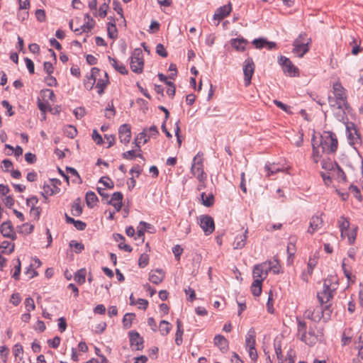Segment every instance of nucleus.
I'll use <instances>...</instances> for the list:
<instances>
[{
    "label": "nucleus",
    "instance_id": "f257e3e1",
    "mask_svg": "<svg viewBox=\"0 0 363 363\" xmlns=\"http://www.w3.org/2000/svg\"><path fill=\"white\" fill-rule=\"evenodd\" d=\"M333 96H328V103L331 108L337 110L335 114L338 120H343L345 112H349L350 106L347 101L345 89L340 82H336L333 86Z\"/></svg>",
    "mask_w": 363,
    "mask_h": 363
},
{
    "label": "nucleus",
    "instance_id": "f03ea898",
    "mask_svg": "<svg viewBox=\"0 0 363 363\" xmlns=\"http://www.w3.org/2000/svg\"><path fill=\"white\" fill-rule=\"evenodd\" d=\"M338 281L336 277L329 276L323 282V290L318 292L317 298L321 305L326 304L325 311L329 310L330 307V301L333 298L335 290L337 288Z\"/></svg>",
    "mask_w": 363,
    "mask_h": 363
},
{
    "label": "nucleus",
    "instance_id": "7ed1b4c3",
    "mask_svg": "<svg viewBox=\"0 0 363 363\" xmlns=\"http://www.w3.org/2000/svg\"><path fill=\"white\" fill-rule=\"evenodd\" d=\"M337 139L335 133L325 131L320 137V147L323 153H333L337 149Z\"/></svg>",
    "mask_w": 363,
    "mask_h": 363
},
{
    "label": "nucleus",
    "instance_id": "20e7f679",
    "mask_svg": "<svg viewBox=\"0 0 363 363\" xmlns=\"http://www.w3.org/2000/svg\"><path fill=\"white\" fill-rule=\"evenodd\" d=\"M311 39L306 33H301L294 41L292 52L298 57H302L309 50Z\"/></svg>",
    "mask_w": 363,
    "mask_h": 363
},
{
    "label": "nucleus",
    "instance_id": "39448f33",
    "mask_svg": "<svg viewBox=\"0 0 363 363\" xmlns=\"http://www.w3.org/2000/svg\"><path fill=\"white\" fill-rule=\"evenodd\" d=\"M297 323L298 336L300 337L301 340L308 345L315 344L318 340V337L313 335L311 332H308L307 335L306 322L297 318Z\"/></svg>",
    "mask_w": 363,
    "mask_h": 363
},
{
    "label": "nucleus",
    "instance_id": "423d86ee",
    "mask_svg": "<svg viewBox=\"0 0 363 363\" xmlns=\"http://www.w3.org/2000/svg\"><path fill=\"white\" fill-rule=\"evenodd\" d=\"M130 69L133 72L140 74L143 72L144 60L143 54L140 48H135L130 57Z\"/></svg>",
    "mask_w": 363,
    "mask_h": 363
},
{
    "label": "nucleus",
    "instance_id": "0eeeda50",
    "mask_svg": "<svg viewBox=\"0 0 363 363\" xmlns=\"http://www.w3.org/2000/svg\"><path fill=\"white\" fill-rule=\"evenodd\" d=\"M191 172L197 178L199 182H203L206 179V174L203 171V158L197 154L194 160L191 167Z\"/></svg>",
    "mask_w": 363,
    "mask_h": 363
},
{
    "label": "nucleus",
    "instance_id": "6e6552de",
    "mask_svg": "<svg viewBox=\"0 0 363 363\" xmlns=\"http://www.w3.org/2000/svg\"><path fill=\"white\" fill-rule=\"evenodd\" d=\"M255 65L251 57L247 58L243 64L244 82L245 86L251 84V79L255 72Z\"/></svg>",
    "mask_w": 363,
    "mask_h": 363
},
{
    "label": "nucleus",
    "instance_id": "1a4fd4ad",
    "mask_svg": "<svg viewBox=\"0 0 363 363\" xmlns=\"http://www.w3.org/2000/svg\"><path fill=\"white\" fill-rule=\"evenodd\" d=\"M200 227L203 230L205 235H211L215 229V224L213 218L208 215L200 217Z\"/></svg>",
    "mask_w": 363,
    "mask_h": 363
},
{
    "label": "nucleus",
    "instance_id": "9d476101",
    "mask_svg": "<svg viewBox=\"0 0 363 363\" xmlns=\"http://www.w3.org/2000/svg\"><path fill=\"white\" fill-rule=\"evenodd\" d=\"M279 65L282 67L284 72L289 76H295L298 69L293 65L291 61L286 57L281 56L279 60Z\"/></svg>",
    "mask_w": 363,
    "mask_h": 363
},
{
    "label": "nucleus",
    "instance_id": "9b49d317",
    "mask_svg": "<svg viewBox=\"0 0 363 363\" xmlns=\"http://www.w3.org/2000/svg\"><path fill=\"white\" fill-rule=\"evenodd\" d=\"M324 311L322 306H316L313 309H308L304 312V317L313 321L318 322L324 317Z\"/></svg>",
    "mask_w": 363,
    "mask_h": 363
},
{
    "label": "nucleus",
    "instance_id": "f8f14e48",
    "mask_svg": "<svg viewBox=\"0 0 363 363\" xmlns=\"http://www.w3.org/2000/svg\"><path fill=\"white\" fill-rule=\"evenodd\" d=\"M130 346L133 350H141L143 348V338L136 331L129 332Z\"/></svg>",
    "mask_w": 363,
    "mask_h": 363
},
{
    "label": "nucleus",
    "instance_id": "ddd939ff",
    "mask_svg": "<svg viewBox=\"0 0 363 363\" xmlns=\"http://www.w3.org/2000/svg\"><path fill=\"white\" fill-rule=\"evenodd\" d=\"M96 82V88L98 89V93L101 95L109 82L108 74L100 69V74H98Z\"/></svg>",
    "mask_w": 363,
    "mask_h": 363
},
{
    "label": "nucleus",
    "instance_id": "4468645a",
    "mask_svg": "<svg viewBox=\"0 0 363 363\" xmlns=\"http://www.w3.org/2000/svg\"><path fill=\"white\" fill-rule=\"evenodd\" d=\"M120 141L124 144H128L131 138L130 125L128 124H123L120 126L118 129Z\"/></svg>",
    "mask_w": 363,
    "mask_h": 363
},
{
    "label": "nucleus",
    "instance_id": "2eb2a0df",
    "mask_svg": "<svg viewBox=\"0 0 363 363\" xmlns=\"http://www.w3.org/2000/svg\"><path fill=\"white\" fill-rule=\"evenodd\" d=\"M1 233L5 238H9L11 240H14L16 238V233L10 220L5 221L1 224Z\"/></svg>",
    "mask_w": 363,
    "mask_h": 363
},
{
    "label": "nucleus",
    "instance_id": "dca6fc26",
    "mask_svg": "<svg viewBox=\"0 0 363 363\" xmlns=\"http://www.w3.org/2000/svg\"><path fill=\"white\" fill-rule=\"evenodd\" d=\"M232 10V5L230 3H229L227 5H224L223 6H220L218 8L214 15H213V19L220 21L225 18L227 16H228Z\"/></svg>",
    "mask_w": 363,
    "mask_h": 363
},
{
    "label": "nucleus",
    "instance_id": "f3484780",
    "mask_svg": "<svg viewBox=\"0 0 363 363\" xmlns=\"http://www.w3.org/2000/svg\"><path fill=\"white\" fill-rule=\"evenodd\" d=\"M85 23L81 26V28H76L73 30L76 33H82V32H89L94 28L95 25L94 20L86 13L84 16Z\"/></svg>",
    "mask_w": 363,
    "mask_h": 363
},
{
    "label": "nucleus",
    "instance_id": "a211bd4d",
    "mask_svg": "<svg viewBox=\"0 0 363 363\" xmlns=\"http://www.w3.org/2000/svg\"><path fill=\"white\" fill-rule=\"evenodd\" d=\"M323 220L320 216H313L310 220L308 233L310 234H313L316 230H318L323 226Z\"/></svg>",
    "mask_w": 363,
    "mask_h": 363
},
{
    "label": "nucleus",
    "instance_id": "6ab92c4d",
    "mask_svg": "<svg viewBox=\"0 0 363 363\" xmlns=\"http://www.w3.org/2000/svg\"><path fill=\"white\" fill-rule=\"evenodd\" d=\"M123 198V196L121 192H115L113 194L111 199L108 201V203L112 205L116 211H119L122 207Z\"/></svg>",
    "mask_w": 363,
    "mask_h": 363
},
{
    "label": "nucleus",
    "instance_id": "aec40b11",
    "mask_svg": "<svg viewBox=\"0 0 363 363\" xmlns=\"http://www.w3.org/2000/svg\"><path fill=\"white\" fill-rule=\"evenodd\" d=\"M214 344L223 353L226 352L228 350V341L221 335H217L215 336Z\"/></svg>",
    "mask_w": 363,
    "mask_h": 363
},
{
    "label": "nucleus",
    "instance_id": "412c9836",
    "mask_svg": "<svg viewBox=\"0 0 363 363\" xmlns=\"http://www.w3.org/2000/svg\"><path fill=\"white\" fill-rule=\"evenodd\" d=\"M247 233L248 230L247 229H245L242 235H237L235 238L234 242L233 243L234 249H242L245 247L247 238Z\"/></svg>",
    "mask_w": 363,
    "mask_h": 363
},
{
    "label": "nucleus",
    "instance_id": "4be33fe9",
    "mask_svg": "<svg viewBox=\"0 0 363 363\" xmlns=\"http://www.w3.org/2000/svg\"><path fill=\"white\" fill-rule=\"evenodd\" d=\"M99 74H100V69L99 68L93 67L91 69V76L89 77H88V79L84 82V86L87 89H89V90L92 89V88L96 81Z\"/></svg>",
    "mask_w": 363,
    "mask_h": 363
},
{
    "label": "nucleus",
    "instance_id": "5701e85b",
    "mask_svg": "<svg viewBox=\"0 0 363 363\" xmlns=\"http://www.w3.org/2000/svg\"><path fill=\"white\" fill-rule=\"evenodd\" d=\"M164 272L162 269H156L150 273L149 280L155 284H160L164 279Z\"/></svg>",
    "mask_w": 363,
    "mask_h": 363
},
{
    "label": "nucleus",
    "instance_id": "b1692460",
    "mask_svg": "<svg viewBox=\"0 0 363 363\" xmlns=\"http://www.w3.org/2000/svg\"><path fill=\"white\" fill-rule=\"evenodd\" d=\"M333 178L337 180L338 182H345L346 181V175L343 170L340 168V167L337 164L335 168L333 169V172H330Z\"/></svg>",
    "mask_w": 363,
    "mask_h": 363
},
{
    "label": "nucleus",
    "instance_id": "393cba45",
    "mask_svg": "<svg viewBox=\"0 0 363 363\" xmlns=\"http://www.w3.org/2000/svg\"><path fill=\"white\" fill-rule=\"evenodd\" d=\"M108 58L111 65L115 68L116 71L122 74H127L128 73V69L123 63H119L116 59L113 58L111 56H108Z\"/></svg>",
    "mask_w": 363,
    "mask_h": 363
},
{
    "label": "nucleus",
    "instance_id": "a878e982",
    "mask_svg": "<svg viewBox=\"0 0 363 363\" xmlns=\"http://www.w3.org/2000/svg\"><path fill=\"white\" fill-rule=\"evenodd\" d=\"M113 237H114V240L116 242H119L118 247L120 249L123 250L124 251L128 252H132L133 248L129 245L124 243V240H125L124 236H123L121 234L117 233V234H114Z\"/></svg>",
    "mask_w": 363,
    "mask_h": 363
},
{
    "label": "nucleus",
    "instance_id": "bb28decb",
    "mask_svg": "<svg viewBox=\"0 0 363 363\" xmlns=\"http://www.w3.org/2000/svg\"><path fill=\"white\" fill-rule=\"evenodd\" d=\"M339 228L340 230V235L342 239H345V232H347L350 228L349 220L344 216H341L338 220Z\"/></svg>",
    "mask_w": 363,
    "mask_h": 363
},
{
    "label": "nucleus",
    "instance_id": "cd10ccee",
    "mask_svg": "<svg viewBox=\"0 0 363 363\" xmlns=\"http://www.w3.org/2000/svg\"><path fill=\"white\" fill-rule=\"evenodd\" d=\"M252 275L255 280L263 281L266 278H264L263 274V265L257 264L254 267Z\"/></svg>",
    "mask_w": 363,
    "mask_h": 363
},
{
    "label": "nucleus",
    "instance_id": "c85d7f7f",
    "mask_svg": "<svg viewBox=\"0 0 363 363\" xmlns=\"http://www.w3.org/2000/svg\"><path fill=\"white\" fill-rule=\"evenodd\" d=\"M201 203L206 206H212L214 203V196L212 194L206 195L205 192H203L201 195Z\"/></svg>",
    "mask_w": 363,
    "mask_h": 363
},
{
    "label": "nucleus",
    "instance_id": "c756f323",
    "mask_svg": "<svg viewBox=\"0 0 363 363\" xmlns=\"http://www.w3.org/2000/svg\"><path fill=\"white\" fill-rule=\"evenodd\" d=\"M246 347L250 348L251 347V350L253 349V347L255 345V332L253 330H250L246 335V340H245Z\"/></svg>",
    "mask_w": 363,
    "mask_h": 363
},
{
    "label": "nucleus",
    "instance_id": "7c9ffc66",
    "mask_svg": "<svg viewBox=\"0 0 363 363\" xmlns=\"http://www.w3.org/2000/svg\"><path fill=\"white\" fill-rule=\"evenodd\" d=\"M247 43L246 40L244 39H233L232 40V46L238 51L245 50V44Z\"/></svg>",
    "mask_w": 363,
    "mask_h": 363
},
{
    "label": "nucleus",
    "instance_id": "2f4dec72",
    "mask_svg": "<svg viewBox=\"0 0 363 363\" xmlns=\"http://www.w3.org/2000/svg\"><path fill=\"white\" fill-rule=\"evenodd\" d=\"M97 201L98 198L94 192L89 191L86 194V202L89 207L92 208Z\"/></svg>",
    "mask_w": 363,
    "mask_h": 363
},
{
    "label": "nucleus",
    "instance_id": "473e14b6",
    "mask_svg": "<svg viewBox=\"0 0 363 363\" xmlns=\"http://www.w3.org/2000/svg\"><path fill=\"white\" fill-rule=\"evenodd\" d=\"M82 213V206L80 204V199L75 200L72 206V214L74 216H79Z\"/></svg>",
    "mask_w": 363,
    "mask_h": 363
},
{
    "label": "nucleus",
    "instance_id": "72a5a7b5",
    "mask_svg": "<svg viewBox=\"0 0 363 363\" xmlns=\"http://www.w3.org/2000/svg\"><path fill=\"white\" fill-rule=\"evenodd\" d=\"M251 291L255 296H259L262 292V281L254 280L251 286Z\"/></svg>",
    "mask_w": 363,
    "mask_h": 363
},
{
    "label": "nucleus",
    "instance_id": "f704fd0d",
    "mask_svg": "<svg viewBox=\"0 0 363 363\" xmlns=\"http://www.w3.org/2000/svg\"><path fill=\"white\" fill-rule=\"evenodd\" d=\"M41 194L45 199V201L47 202L48 196L55 194L56 191H54V189L50 184H44Z\"/></svg>",
    "mask_w": 363,
    "mask_h": 363
},
{
    "label": "nucleus",
    "instance_id": "c9c22d12",
    "mask_svg": "<svg viewBox=\"0 0 363 363\" xmlns=\"http://www.w3.org/2000/svg\"><path fill=\"white\" fill-rule=\"evenodd\" d=\"M159 330L162 335H167L171 330V325L166 320L160 321Z\"/></svg>",
    "mask_w": 363,
    "mask_h": 363
},
{
    "label": "nucleus",
    "instance_id": "e433bc0d",
    "mask_svg": "<svg viewBox=\"0 0 363 363\" xmlns=\"http://www.w3.org/2000/svg\"><path fill=\"white\" fill-rule=\"evenodd\" d=\"M135 318L134 313H127L125 314L123 318V328L125 329H128L132 325V321Z\"/></svg>",
    "mask_w": 363,
    "mask_h": 363
},
{
    "label": "nucleus",
    "instance_id": "4c0bfd02",
    "mask_svg": "<svg viewBox=\"0 0 363 363\" xmlns=\"http://www.w3.org/2000/svg\"><path fill=\"white\" fill-rule=\"evenodd\" d=\"M313 143H312V147H313V154H312V158H313V160L315 163H317L320 157H321V154H320V152L319 150V146H316L315 145V143H314V137L313 138Z\"/></svg>",
    "mask_w": 363,
    "mask_h": 363
},
{
    "label": "nucleus",
    "instance_id": "58836bf2",
    "mask_svg": "<svg viewBox=\"0 0 363 363\" xmlns=\"http://www.w3.org/2000/svg\"><path fill=\"white\" fill-rule=\"evenodd\" d=\"M108 35L111 39L117 37V28L115 23H108L107 27Z\"/></svg>",
    "mask_w": 363,
    "mask_h": 363
},
{
    "label": "nucleus",
    "instance_id": "ea45409f",
    "mask_svg": "<svg viewBox=\"0 0 363 363\" xmlns=\"http://www.w3.org/2000/svg\"><path fill=\"white\" fill-rule=\"evenodd\" d=\"M41 96L43 100L49 99L52 101H54L55 95L52 90L51 89H45L41 91Z\"/></svg>",
    "mask_w": 363,
    "mask_h": 363
},
{
    "label": "nucleus",
    "instance_id": "a19ab883",
    "mask_svg": "<svg viewBox=\"0 0 363 363\" xmlns=\"http://www.w3.org/2000/svg\"><path fill=\"white\" fill-rule=\"evenodd\" d=\"M86 271L85 269L79 270L74 275V280L79 284L85 282Z\"/></svg>",
    "mask_w": 363,
    "mask_h": 363
},
{
    "label": "nucleus",
    "instance_id": "79ce46f5",
    "mask_svg": "<svg viewBox=\"0 0 363 363\" xmlns=\"http://www.w3.org/2000/svg\"><path fill=\"white\" fill-rule=\"evenodd\" d=\"M66 171L67 173L70 174L72 176L74 177V179L73 180L74 182L77 184H81L82 182V180L81 177H79L77 171L73 168V167H67Z\"/></svg>",
    "mask_w": 363,
    "mask_h": 363
},
{
    "label": "nucleus",
    "instance_id": "37998d69",
    "mask_svg": "<svg viewBox=\"0 0 363 363\" xmlns=\"http://www.w3.org/2000/svg\"><path fill=\"white\" fill-rule=\"evenodd\" d=\"M146 137H147L146 129H144L143 130V132L139 133L138 135L137 136V138H135V143L136 144V146L138 147L139 149H140V143L143 139L144 140L143 143H146L148 141V138H147Z\"/></svg>",
    "mask_w": 363,
    "mask_h": 363
},
{
    "label": "nucleus",
    "instance_id": "c03bdc74",
    "mask_svg": "<svg viewBox=\"0 0 363 363\" xmlns=\"http://www.w3.org/2000/svg\"><path fill=\"white\" fill-rule=\"evenodd\" d=\"M336 164V162H333L330 160H323L322 162V168L324 169L328 172H333Z\"/></svg>",
    "mask_w": 363,
    "mask_h": 363
},
{
    "label": "nucleus",
    "instance_id": "a18cd8bd",
    "mask_svg": "<svg viewBox=\"0 0 363 363\" xmlns=\"http://www.w3.org/2000/svg\"><path fill=\"white\" fill-rule=\"evenodd\" d=\"M267 43V40L265 38H259L257 39H255L252 41V44L257 49H262L264 47H266Z\"/></svg>",
    "mask_w": 363,
    "mask_h": 363
},
{
    "label": "nucleus",
    "instance_id": "49530a36",
    "mask_svg": "<svg viewBox=\"0 0 363 363\" xmlns=\"http://www.w3.org/2000/svg\"><path fill=\"white\" fill-rule=\"evenodd\" d=\"M264 169L266 172H267V177H270L271 175H273L279 172L283 171V169L280 168H276L274 166L271 164H266L264 166Z\"/></svg>",
    "mask_w": 363,
    "mask_h": 363
},
{
    "label": "nucleus",
    "instance_id": "de8ad7c7",
    "mask_svg": "<svg viewBox=\"0 0 363 363\" xmlns=\"http://www.w3.org/2000/svg\"><path fill=\"white\" fill-rule=\"evenodd\" d=\"M274 349L276 352V354L277 357V359L279 360V363H284V356L282 354L281 352V347L280 343H275L274 344Z\"/></svg>",
    "mask_w": 363,
    "mask_h": 363
},
{
    "label": "nucleus",
    "instance_id": "09e8293b",
    "mask_svg": "<svg viewBox=\"0 0 363 363\" xmlns=\"http://www.w3.org/2000/svg\"><path fill=\"white\" fill-rule=\"evenodd\" d=\"M111 0H108L107 2H104L99 9V16L101 18H104L107 14V10L108 9V4L110 3Z\"/></svg>",
    "mask_w": 363,
    "mask_h": 363
},
{
    "label": "nucleus",
    "instance_id": "8fccbe9b",
    "mask_svg": "<svg viewBox=\"0 0 363 363\" xmlns=\"http://www.w3.org/2000/svg\"><path fill=\"white\" fill-rule=\"evenodd\" d=\"M349 190L350 193L352 194L354 196L357 198L359 201H361L362 199L360 190L357 186L350 185L349 187Z\"/></svg>",
    "mask_w": 363,
    "mask_h": 363
},
{
    "label": "nucleus",
    "instance_id": "3c124183",
    "mask_svg": "<svg viewBox=\"0 0 363 363\" xmlns=\"http://www.w3.org/2000/svg\"><path fill=\"white\" fill-rule=\"evenodd\" d=\"M77 129L72 125H68L65 129V133L69 138H74L77 135Z\"/></svg>",
    "mask_w": 363,
    "mask_h": 363
},
{
    "label": "nucleus",
    "instance_id": "603ef678",
    "mask_svg": "<svg viewBox=\"0 0 363 363\" xmlns=\"http://www.w3.org/2000/svg\"><path fill=\"white\" fill-rule=\"evenodd\" d=\"M69 246L71 247H74V251L76 253H79L81 252L84 248V245L82 243V242H78L75 240H72L70 242H69Z\"/></svg>",
    "mask_w": 363,
    "mask_h": 363
},
{
    "label": "nucleus",
    "instance_id": "864d4df0",
    "mask_svg": "<svg viewBox=\"0 0 363 363\" xmlns=\"http://www.w3.org/2000/svg\"><path fill=\"white\" fill-rule=\"evenodd\" d=\"M149 262V256L147 254H142L138 259V265L141 268L146 267Z\"/></svg>",
    "mask_w": 363,
    "mask_h": 363
},
{
    "label": "nucleus",
    "instance_id": "5fc2aeb1",
    "mask_svg": "<svg viewBox=\"0 0 363 363\" xmlns=\"http://www.w3.org/2000/svg\"><path fill=\"white\" fill-rule=\"evenodd\" d=\"M357 237V228H353L347 234V240L350 245L354 243Z\"/></svg>",
    "mask_w": 363,
    "mask_h": 363
},
{
    "label": "nucleus",
    "instance_id": "6e6d98bb",
    "mask_svg": "<svg viewBox=\"0 0 363 363\" xmlns=\"http://www.w3.org/2000/svg\"><path fill=\"white\" fill-rule=\"evenodd\" d=\"M25 305H26V308L28 312H30V311L35 310V306L34 303V301L32 298L28 297V298H26Z\"/></svg>",
    "mask_w": 363,
    "mask_h": 363
},
{
    "label": "nucleus",
    "instance_id": "4d7b16f0",
    "mask_svg": "<svg viewBox=\"0 0 363 363\" xmlns=\"http://www.w3.org/2000/svg\"><path fill=\"white\" fill-rule=\"evenodd\" d=\"M350 45L352 46L351 52L354 55H357L362 50V48H360L359 45L357 44L355 39H353L352 41L350 43Z\"/></svg>",
    "mask_w": 363,
    "mask_h": 363
},
{
    "label": "nucleus",
    "instance_id": "13d9d810",
    "mask_svg": "<svg viewBox=\"0 0 363 363\" xmlns=\"http://www.w3.org/2000/svg\"><path fill=\"white\" fill-rule=\"evenodd\" d=\"M208 117H218L220 115V110L218 106H214L213 108H209L207 111Z\"/></svg>",
    "mask_w": 363,
    "mask_h": 363
},
{
    "label": "nucleus",
    "instance_id": "bf43d9fd",
    "mask_svg": "<svg viewBox=\"0 0 363 363\" xmlns=\"http://www.w3.org/2000/svg\"><path fill=\"white\" fill-rule=\"evenodd\" d=\"M321 177L325 185L329 186L331 184L333 176L330 172H321Z\"/></svg>",
    "mask_w": 363,
    "mask_h": 363
},
{
    "label": "nucleus",
    "instance_id": "052dcab7",
    "mask_svg": "<svg viewBox=\"0 0 363 363\" xmlns=\"http://www.w3.org/2000/svg\"><path fill=\"white\" fill-rule=\"evenodd\" d=\"M100 183H102L108 189L113 188V183L108 177H103L99 180Z\"/></svg>",
    "mask_w": 363,
    "mask_h": 363
},
{
    "label": "nucleus",
    "instance_id": "680f3d73",
    "mask_svg": "<svg viewBox=\"0 0 363 363\" xmlns=\"http://www.w3.org/2000/svg\"><path fill=\"white\" fill-rule=\"evenodd\" d=\"M113 9L121 16L122 18H124L123 14V8L121 3L118 1H113Z\"/></svg>",
    "mask_w": 363,
    "mask_h": 363
},
{
    "label": "nucleus",
    "instance_id": "e2e57ef3",
    "mask_svg": "<svg viewBox=\"0 0 363 363\" xmlns=\"http://www.w3.org/2000/svg\"><path fill=\"white\" fill-rule=\"evenodd\" d=\"M38 107L40 110V111L43 113V118H45V112L48 107H50V105L48 104V103H44L40 101V99H38Z\"/></svg>",
    "mask_w": 363,
    "mask_h": 363
},
{
    "label": "nucleus",
    "instance_id": "0e129e2a",
    "mask_svg": "<svg viewBox=\"0 0 363 363\" xmlns=\"http://www.w3.org/2000/svg\"><path fill=\"white\" fill-rule=\"evenodd\" d=\"M60 337L58 336L55 337L53 339H50L48 340V344L50 347L52 348H57L60 345Z\"/></svg>",
    "mask_w": 363,
    "mask_h": 363
},
{
    "label": "nucleus",
    "instance_id": "69168bd1",
    "mask_svg": "<svg viewBox=\"0 0 363 363\" xmlns=\"http://www.w3.org/2000/svg\"><path fill=\"white\" fill-rule=\"evenodd\" d=\"M156 52L163 57H165L167 56V52L164 47V45L162 44H158L156 47Z\"/></svg>",
    "mask_w": 363,
    "mask_h": 363
},
{
    "label": "nucleus",
    "instance_id": "338daca9",
    "mask_svg": "<svg viewBox=\"0 0 363 363\" xmlns=\"http://www.w3.org/2000/svg\"><path fill=\"white\" fill-rule=\"evenodd\" d=\"M92 139L97 145H101L103 143L102 137L99 134L96 130H93Z\"/></svg>",
    "mask_w": 363,
    "mask_h": 363
},
{
    "label": "nucleus",
    "instance_id": "774afa93",
    "mask_svg": "<svg viewBox=\"0 0 363 363\" xmlns=\"http://www.w3.org/2000/svg\"><path fill=\"white\" fill-rule=\"evenodd\" d=\"M286 251H287V253H288V255H289V258H291V257H294V254L296 252L295 244L291 242H290L288 244Z\"/></svg>",
    "mask_w": 363,
    "mask_h": 363
}]
</instances>
